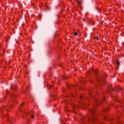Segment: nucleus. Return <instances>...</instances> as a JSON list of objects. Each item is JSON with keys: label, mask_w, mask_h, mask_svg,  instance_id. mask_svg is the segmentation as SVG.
<instances>
[{"label": "nucleus", "mask_w": 124, "mask_h": 124, "mask_svg": "<svg viewBox=\"0 0 124 124\" xmlns=\"http://www.w3.org/2000/svg\"><path fill=\"white\" fill-rule=\"evenodd\" d=\"M95 23H92V26H93V25H94Z\"/></svg>", "instance_id": "2eb2a0df"}, {"label": "nucleus", "mask_w": 124, "mask_h": 124, "mask_svg": "<svg viewBox=\"0 0 124 124\" xmlns=\"http://www.w3.org/2000/svg\"><path fill=\"white\" fill-rule=\"evenodd\" d=\"M31 118H32V119H33V118H34V116L33 115H31Z\"/></svg>", "instance_id": "0eeeda50"}, {"label": "nucleus", "mask_w": 124, "mask_h": 124, "mask_svg": "<svg viewBox=\"0 0 124 124\" xmlns=\"http://www.w3.org/2000/svg\"><path fill=\"white\" fill-rule=\"evenodd\" d=\"M110 91H111L110 90H108V92H110Z\"/></svg>", "instance_id": "dca6fc26"}, {"label": "nucleus", "mask_w": 124, "mask_h": 124, "mask_svg": "<svg viewBox=\"0 0 124 124\" xmlns=\"http://www.w3.org/2000/svg\"><path fill=\"white\" fill-rule=\"evenodd\" d=\"M110 90H111V91H114V89H113V88H111Z\"/></svg>", "instance_id": "9b49d317"}, {"label": "nucleus", "mask_w": 124, "mask_h": 124, "mask_svg": "<svg viewBox=\"0 0 124 124\" xmlns=\"http://www.w3.org/2000/svg\"><path fill=\"white\" fill-rule=\"evenodd\" d=\"M62 78H63V79H64V78H65V77L63 76V77H62Z\"/></svg>", "instance_id": "f8f14e48"}, {"label": "nucleus", "mask_w": 124, "mask_h": 124, "mask_svg": "<svg viewBox=\"0 0 124 124\" xmlns=\"http://www.w3.org/2000/svg\"><path fill=\"white\" fill-rule=\"evenodd\" d=\"M93 70V71L94 72H96V71H95V70Z\"/></svg>", "instance_id": "9d476101"}, {"label": "nucleus", "mask_w": 124, "mask_h": 124, "mask_svg": "<svg viewBox=\"0 0 124 124\" xmlns=\"http://www.w3.org/2000/svg\"><path fill=\"white\" fill-rule=\"evenodd\" d=\"M83 98V97H82V96H81V97H80V98Z\"/></svg>", "instance_id": "aec40b11"}, {"label": "nucleus", "mask_w": 124, "mask_h": 124, "mask_svg": "<svg viewBox=\"0 0 124 124\" xmlns=\"http://www.w3.org/2000/svg\"><path fill=\"white\" fill-rule=\"evenodd\" d=\"M90 112L92 114V117L90 118V121L93 124H95V122L96 121V119L95 118V116H94V109H91Z\"/></svg>", "instance_id": "f257e3e1"}, {"label": "nucleus", "mask_w": 124, "mask_h": 124, "mask_svg": "<svg viewBox=\"0 0 124 124\" xmlns=\"http://www.w3.org/2000/svg\"><path fill=\"white\" fill-rule=\"evenodd\" d=\"M3 109V108H1V109H0V111H1Z\"/></svg>", "instance_id": "4468645a"}, {"label": "nucleus", "mask_w": 124, "mask_h": 124, "mask_svg": "<svg viewBox=\"0 0 124 124\" xmlns=\"http://www.w3.org/2000/svg\"><path fill=\"white\" fill-rule=\"evenodd\" d=\"M95 39H96V40H98V39H99V37H98V36L95 37Z\"/></svg>", "instance_id": "39448f33"}, {"label": "nucleus", "mask_w": 124, "mask_h": 124, "mask_svg": "<svg viewBox=\"0 0 124 124\" xmlns=\"http://www.w3.org/2000/svg\"><path fill=\"white\" fill-rule=\"evenodd\" d=\"M104 119H109V118H108V116H104Z\"/></svg>", "instance_id": "423d86ee"}, {"label": "nucleus", "mask_w": 124, "mask_h": 124, "mask_svg": "<svg viewBox=\"0 0 124 124\" xmlns=\"http://www.w3.org/2000/svg\"><path fill=\"white\" fill-rule=\"evenodd\" d=\"M119 90H121V88H119Z\"/></svg>", "instance_id": "4be33fe9"}, {"label": "nucleus", "mask_w": 124, "mask_h": 124, "mask_svg": "<svg viewBox=\"0 0 124 124\" xmlns=\"http://www.w3.org/2000/svg\"><path fill=\"white\" fill-rule=\"evenodd\" d=\"M52 87H53V86L50 85L48 87V89H49V88H52Z\"/></svg>", "instance_id": "1a4fd4ad"}, {"label": "nucleus", "mask_w": 124, "mask_h": 124, "mask_svg": "<svg viewBox=\"0 0 124 124\" xmlns=\"http://www.w3.org/2000/svg\"><path fill=\"white\" fill-rule=\"evenodd\" d=\"M78 4L79 7H80V8H83V6L81 5V4H82L83 1L81 0L80 1H78V0H76Z\"/></svg>", "instance_id": "f03ea898"}, {"label": "nucleus", "mask_w": 124, "mask_h": 124, "mask_svg": "<svg viewBox=\"0 0 124 124\" xmlns=\"http://www.w3.org/2000/svg\"><path fill=\"white\" fill-rule=\"evenodd\" d=\"M81 124H85V123L82 122V123H81Z\"/></svg>", "instance_id": "f3484780"}, {"label": "nucleus", "mask_w": 124, "mask_h": 124, "mask_svg": "<svg viewBox=\"0 0 124 124\" xmlns=\"http://www.w3.org/2000/svg\"><path fill=\"white\" fill-rule=\"evenodd\" d=\"M99 103H101V101H98L97 100L96 101V105H97V104H99Z\"/></svg>", "instance_id": "7ed1b4c3"}, {"label": "nucleus", "mask_w": 124, "mask_h": 124, "mask_svg": "<svg viewBox=\"0 0 124 124\" xmlns=\"http://www.w3.org/2000/svg\"><path fill=\"white\" fill-rule=\"evenodd\" d=\"M59 65H60V66H62V64H60Z\"/></svg>", "instance_id": "a211bd4d"}, {"label": "nucleus", "mask_w": 124, "mask_h": 124, "mask_svg": "<svg viewBox=\"0 0 124 124\" xmlns=\"http://www.w3.org/2000/svg\"><path fill=\"white\" fill-rule=\"evenodd\" d=\"M120 61L117 60L116 62V64H117V65H120Z\"/></svg>", "instance_id": "20e7f679"}, {"label": "nucleus", "mask_w": 124, "mask_h": 124, "mask_svg": "<svg viewBox=\"0 0 124 124\" xmlns=\"http://www.w3.org/2000/svg\"><path fill=\"white\" fill-rule=\"evenodd\" d=\"M74 112L75 113V110H74Z\"/></svg>", "instance_id": "412c9836"}, {"label": "nucleus", "mask_w": 124, "mask_h": 124, "mask_svg": "<svg viewBox=\"0 0 124 124\" xmlns=\"http://www.w3.org/2000/svg\"><path fill=\"white\" fill-rule=\"evenodd\" d=\"M108 109V108H107L105 110H106V111H107Z\"/></svg>", "instance_id": "ddd939ff"}, {"label": "nucleus", "mask_w": 124, "mask_h": 124, "mask_svg": "<svg viewBox=\"0 0 124 124\" xmlns=\"http://www.w3.org/2000/svg\"><path fill=\"white\" fill-rule=\"evenodd\" d=\"M9 123H10V124H11V121H10Z\"/></svg>", "instance_id": "6ab92c4d"}, {"label": "nucleus", "mask_w": 124, "mask_h": 124, "mask_svg": "<svg viewBox=\"0 0 124 124\" xmlns=\"http://www.w3.org/2000/svg\"><path fill=\"white\" fill-rule=\"evenodd\" d=\"M56 105H55L54 106H56Z\"/></svg>", "instance_id": "5701e85b"}, {"label": "nucleus", "mask_w": 124, "mask_h": 124, "mask_svg": "<svg viewBox=\"0 0 124 124\" xmlns=\"http://www.w3.org/2000/svg\"><path fill=\"white\" fill-rule=\"evenodd\" d=\"M78 34V33L77 32L74 33V35L76 36Z\"/></svg>", "instance_id": "6e6552de"}]
</instances>
